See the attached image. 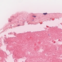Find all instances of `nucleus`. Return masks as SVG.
Masks as SVG:
<instances>
[{
  "mask_svg": "<svg viewBox=\"0 0 62 62\" xmlns=\"http://www.w3.org/2000/svg\"><path fill=\"white\" fill-rule=\"evenodd\" d=\"M43 14H44V15H46V14H47V13H44Z\"/></svg>",
  "mask_w": 62,
  "mask_h": 62,
  "instance_id": "nucleus-1",
  "label": "nucleus"
},
{
  "mask_svg": "<svg viewBox=\"0 0 62 62\" xmlns=\"http://www.w3.org/2000/svg\"><path fill=\"white\" fill-rule=\"evenodd\" d=\"M33 17H34V18H35V17H36V16H33Z\"/></svg>",
  "mask_w": 62,
  "mask_h": 62,
  "instance_id": "nucleus-2",
  "label": "nucleus"
},
{
  "mask_svg": "<svg viewBox=\"0 0 62 62\" xmlns=\"http://www.w3.org/2000/svg\"><path fill=\"white\" fill-rule=\"evenodd\" d=\"M17 26H20V25H17Z\"/></svg>",
  "mask_w": 62,
  "mask_h": 62,
  "instance_id": "nucleus-3",
  "label": "nucleus"
}]
</instances>
